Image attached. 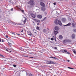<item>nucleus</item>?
<instances>
[{"label":"nucleus","instance_id":"1","mask_svg":"<svg viewBox=\"0 0 76 76\" xmlns=\"http://www.w3.org/2000/svg\"><path fill=\"white\" fill-rule=\"evenodd\" d=\"M28 4L30 5H33L34 4V1L33 0H31L28 2Z\"/></svg>","mask_w":76,"mask_h":76},{"label":"nucleus","instance_id":"2","mask_svg":"<svg viewBox=\"0 0 76 76\" xmlns=\"http://www.w3.org/2000/svg\"><path fill=\"white\" fill-rule=\"evenodd\" d=\"M76 37V35L75 34H72L71 35V38L72 39H75Z\"/></svg>","mask_w":76,"mask_h":76},{"label":"nucleus","instance_id":"3","mask_svg":"<svg viewBox=\"0 0 76 76\" xmlns=\"http://www.w3.org/2000/svg\"><path fill=\"white\" fill-rule=\"evenodd\" d=\"M40 4L42 6V7H45V4L44 3L42 2H41L40 3Z\"/></svg>","mask_w":76,"mask_h":76},{"label":"nucleus","instance_id":"4","mask_svg":"<svg viewBox=\"0 0 76 76\" xmlns=\"http://www.w3.org/2000/svg\"><path fill=\"white\" fill-rule=\"evenodd\" d=\"M54 29L56 31H58L60 29V28L58 26H57L55 27Z\"/></svg>","mask_w":76,"mask_h":76},{"label":"nucleus","instance_id":"5","mask_svg":"<svg viewBox=\"0 0 76 76\" xmlns=\"http://www.w3.org/2000/svg\"><path fill=\"white\" fill-rule=\"evenodd\" d=\"M16 8L17 9H18V10H19V9H20L21 11H22V12L23 13V12H24V10H22L20 8H19V6H16Z\"/></svg>","mask_w":76,"mask_h":76},{"label":"nucleus","instance_id":"6","mask_svg":"<svg viewBox=\"0 0 76 76\" xmlns=\"http://www.w3.org/2000/svg\"><path fill=\"white\" fill-rule=\"evenodd\" d=\"M61 20L62 22L64 23V22H66V19L65 18H62L61 19Z\"/></svg>","mask_w":76,"mask_h":76},{"label":"nucleus","instance_id":"7","mask_svg":"<svg viewBox=\"0 0 76 76\" xmlns=\"http://www.w3.org/2000/svg\"><path fill=\"white\" fill-rule=\"evenodd\" d=\"M58 23L60 26H62V23L60 20H58Z\"/></svg>","mask_w":76,"mask_h":76},{"label":"nucleus","instance_id":"8","mask_svg":"<svg viewBox=\"0 0 76 76\" xmlns=\"http://www.w3.org/2000/svg\"><path fill=\"white\" fill-rule=\"evenodd\" d=\"M63 42L64 43H66V42H69V41L68 40L65 39L63 41Z\"/></svg>","mask_w":76,"mask_h":76},{"label":"nucleus","instance_id":"9","mask_svg":"<svg viewBox=\"0 0 76 76\" xmlns=\"http://www.w3.org/2000/svg\"><path fill=\"white\" fill-rule=\"evenodd\" d=\"M37 18H39V19H41L42 18V17L41 15H37Z\"/></svg>","mask_w":76,"mask_h":76},{"label":"nucleus","instance_id":"10","mask_svg":"<svg viewBox=\"0 0 76 76\" xmlns=\"http://www.w3.org/2000/svg\"><path fill=\"white\" fill-rule=\"evenodd\" d=\"M31 15L32 18H35V15L34 14H31Z\"/></svg>","mask_w":76,"mask_h":76},{"label":"nucleus","instance_id":"11","mask_svg":"<svg viewBox=\"0 0 76 76\" xmlns=\"http://www.w3.org/2000/svg\"><path fill=\"white\" fill-rule=\"evenodd\" d=\"M28 35H30V36H32V33H31V32L30 31H29L28 32Z\"/></svg>","mask_w":76,"mask_h":76},{"label":"nucleus","instance_id":"12","mask_svg":"<svg viewBox=\"0 0 76 76\" xmlns=\"http://www.w3.org/2000/svg\"><path fill=\"white\" fill-rule=\"evenodd\" d=\"M50 58H53V59H55V60H58V59H57V58L53 56L50 57Z\"/></svg>","mask_w":76,"mask_h":76},{"label":"nucleus","instance_id":"13","mask_svg":"<svg viewBox=\"0 0 76 76\" xmlns=\"http://www.w3.org/2000/svg\"><path fill=\"white\" fill-rule=\"evenodd\" d=\"M59 38L60 39H63V36L61 35H60L59 36Z\"/></svg>","mask_w":76,"mask_h":76},{"label":"nucleus","instance_id":"14","mask_svg":"<svg viewBox=\"0 0 76 76\" xmlns=\"http://www.w3.org/2000/svg\"><path fill=\"white\" fill-rule=\"evenodd\" d=\"M47 63L48 64H51V61H47Z\"/></svg>","mask_w":76,"mask_h":76},{"label":"nucleus","instance_id":"15","mask_svg":"<svg viewBox=\"0 0 76 76\" xmlns=\"http://www.w3.org/2000/svg\"><path fill=\"white\" fill-rule=\"evenodd\" d=\"M41 9L42 10H43V11L45 10V8L44 7H41Z\"/></svg>","mask_w":76,"mask_h":76},{"label":"nucleus","instance_id":"16","mask_svg":"<svg viewBox=\"0 0 76 76\" xmlns=\"http://www.w3.org/2000/svg\"><path fill=\"white\" fill-rule=\"evenodd\" d=\"M54 34L56 35L57 34H58V31H54Z\"/></svg>","mask_w":76,"mask_h":76},{"label":"nucleus","instance_id":"17","mask_svg":"<svg viewBox=\"0 0 76 76\" xmlns=\"http://www.w3.org/2000/svg\"><path fill=\"white\" fill-rule=\"evenodd\" d=\"M34 20L35 22H38L39 23L40 22V21L39 20H38L35 19Z\"/></svg>","mask_w":76,"mask_h":76},{"label":"nucleus","instance_id":"18","mask_svg":"<svg viewBox=\"0 0 76 76\" xmlns=\"http://www.w3.org/2000/svg\"><path fill=\"white\" fill-rule=\"evenodd\" d=\"M71 25V23H68V24L66 25H64V26H70Z\"/></svg>","mask_w":76,"mask_h":76},{"label":"nucleus","instance_id":"19","mask_svg":"<svg viewBox=\"0 0 76 76\" xmlns=\"http://www.w3.org/2000/svg\"><path fill=\"white\" fill-rule=\"evenodd\" d=\"M72 27H73V28H75V23H72Z\"/></svg>","mask_w":76,"mask_h":76},{"label":"nucleus","instance_id":"20","mask_svg":"<svg viewBox=\"0 0 76 76\" xmlns=\"http://www.w3.org/2000/svg\"><path fill=\"white\" fill-rule=\"evenodd\" d=\"M28 76H34V75L30 73L28 74Z\"/></svg>","mask_w":76,"mask_h":76},{"label":"nucleus","instance_id":"21","mask_svg":"<svg viewBox=\"0 0 76 76\" xmlns=\"http://www.w3.org/2000/svg\"><path fill=\"white\" fill-rule=\"evenodd\" d=\"M36 29L37 30H39V27H38V26H37Z\"/></svg>","mask_w":76,"mask_h":76},{"label":"nucleus","instance_id":"22","mask_svg":"<svg viewBox=\"0 0 76 76\" xmlns=\"http://www.w3.org/2000/svg\"><path fill=\"white\" fill-rule=\"evenodd\" d=\"M55 24H56V25L58 24V23H57V21H55Z\"/></svg>","mask_w":76,"mask_h":76},{"label":"nucleus","instance_id":"23","mask_svg":"<svg viewBox=\"0 0 76 76\" xmlns=\"http://www.w3.org/2000/svg\"><path fill=\"white\" fill-rule=\"evenodd\" d=\"M73 32H76V29H74L73 30Z\"/></svg>","mask_w":76,"mask_h":76},{"label":"nucleus","instance_id":"24","mask_svg":"<svg viewBox=\"0 0 76 76\" xmlns=\"http://www.w3.org/2000/svg\"><path fill=\"white\" fill-rule=\"evenodd\" d=\"M26 22V18H25V20L23 21L24 24H25V22Z\"/></svg>","mask_w":76,"mask_h":76},{"label":"nucleus","instance_id":"25","mask_svg":"<svg viewBox=\"0 0 76 76\" xmlns=\"http://www.w3.org/2000/svg\"><path fill=\"white\" fill-rule=\"evenodd\" d=\"M23 57H28V55H25L23 56Z\"/></svg>","mask_w":76,"mask_h":76},{"label":"nucleus","instance_id":"26","mask_svg":"<svg viewBox=\"0 0 76 76\" xmlns=\"http://www.w3.org/2000/svg\"><path fill=\"white\" fill-rule=\"evenodd\" d=\"M8 42V45H12L11 43H9V42Z\"/></svg>","mask_w":76,"mask_h":76},{"label":"nucleus","instance_id":"27","mask_svg":"<svg viewBox=\"0 0 76 76\" xmlns=\"http://www.w3.org/2000/svg\"><path fill=\"white\" fill-rule=\"evenodd\" d=\"M64 51L65 52V53H67V51L66 50H64Z\"/></svg>","mask_w":76,"mask_h":76},{"label":"nucleus","instance_id":"28","mask_svg":"<svg viewBox=\"0 0 76 76\" xmlns=\"http://www.w3.org/2000/svg\"><path fill=\"white\" fill-rule=\"evenodd\" d=\"M7 22H8V23H10V22H12V21H10V20L8 21Z\"/></svg>","mask_w":76,"mask_h":76},{"label":"nucleus","instance_id":"29","mask_svg":"<svg viewBox=\"0 0 76 76\" xmlns=\"http://www.w3.org/2000/svg\"><path fill=\"white\" fill-rule=\"evenodd\" d=\"M73 52L74 54H76V51L75 50H73Z\"/></svg>","mask_w":76,"mask_h":76},{"label":"nucleus","instance_id":"30","mask_svg":"<svg viewBox=\"0 0 76 76\" xmlns=\"http://www.w3.org/2000/svg\"><path fill=\"white\" fill-rule=\"evenodd\" d=\"M0 56H1V57H4V56H3L2 55H1V54L0 55Z\"/></svg>","mask_w":76,"mask_h":76},{"label":"nucleus","instance_id":"31","mask_svg":"<svg viewBox=\"0 0 76 76\" xmlns=\"http://www.w3.org/2000/svg\"><path fill=\"white\" fill-rule=\"evenodd\" d=\"M11 34H13V35H16V34L13 33H12V32H11Z\"/></svg>","mask_w":76,"mask_h":76},{"label":"nucleus","instance_id":"32","mask_svg":"<svg viewBox=\"0 0 76 76\" xmlns=\"http://www.w3.org/2000/svg\"><path fill=\"white\" fill-rule=\"evenodd\" d=\"M46 19H47V17H45L43 19V20H45Z\"/></svg>","mask_w":76,"mask_h":76},{"label":"nucleus","instance_id":"33","mask_svg":"<svg viewBox=\"0 0 76 76\" xmlns=\"http://www.w3.org/2000/svg\"><path fill=\"white\" fill-rule=\"evenodd\" d=\"M46 29H44V32H46Z\"/></svg>","mask_w":76,"mask_h":76},{"label":"nucleus","instance_id":"34","mask_svg":"<svg viewBox=\"0 0 76 76\" xmlns=\"http://www.w3.org/2000/svg\"><path fill=\"white\" fill-rule=\"evenodd\" d=\"M13 66L14 67H16V65H13Z\"/></svg>","mask_w":76,"mask_h":76},{"label":"nucleus","instance_id":"35","mask_svg":"<svg viewBox=\"0 0 76 76\" xmlns=\"http://www.w3.org/2000/svg\"><path fill=\"white\" fill-rule=\"evenodd\" d=\"M20 50H22V48L20 47Z\"/></svg>","mask_w":76,"mask_h":76},{"label":"nucleus","instance_id":"36","mask_svg":"<svg viewBox=\"0 0 76 76\" xmlns=\"http://www.w3.org/2000/svg\"><path fill=\"white\" fill-rule=\"evenodd\" d=\"M51 40L52 41H53V40H54V39H53V38H51Z\"/></svg>","mask_w":76,"mask_h":76},{"label":"nucleus","instance_id":"37","mask_svg":"<svg viewBox=\"0 0 76 76\" xmlns=\"http://www.w3.org/2000/svg\"><path fill=\"white\" fill-rule=\"evenodd\" d=\"M54 49H55V50H57V47H55L54 48Z\"/></svg>","mask_w":76,"mask_h":76},{"label":"nucleus","instance_id":"38","mask_svg":"<svg viewBox=\"0 0 76 76\" xmlns=\"http://www.w3.org/2000/svg\"><path fill=\"white\" fill-rule=\"evenodd\" d=\"M53 4H54V5H56V2L54 3Z\"/></svg>","mask_w":76,"mask_h":76},{"label":"nucleus","instance_id":"39","mask_svg":"<svg viewBox=\"0 0 76 76\" xmlns=\"http://www.w3.org/2000/svg\"><path fill=\"white\" fill-rule=\"evenodd\" d=\"M11 11H13V8H12L11 9Z\"/></svg>","mask_w":76,"mask_h":76},{"label":"nucleus","instance_id":"40","mask_svg":"<svg viewBox=\"0 0 76 76\" xmlns=\"http://www.w3.org/2000/svg\"><path fill=\"white\" fill-rule=\"evenodd\" d=\"M6 38H8V36H7V35H6Z\"/></svg>","mask_w":76,"mask_h":76},{"label":"nucleus","instance_id":"41","mask_svg":"<svg viewBox=\"0 0 76 76\" xmlns=\"http://www.w3.org/2000/svg\"><path fill=\"white\" fill-rule=\"evenodd\" d=\"M23 29L21 31V32H23Z\"/></svg>","mask_w":76,"mask_h":76},{"label":"nucleus","instance_id":"42","mask_svg":"<svg viewBox=\"0 0 76 76\" xmlns=\"http://www.w3.org/2000/svg\"><path fill=\"white\" fill-rule=\"evenodd\" d=\"M29 58H34V57H29Z\"/></svg>","mask_w":76,"mask_h":76},{"label":"nucleus","instance_id":"43","mask_svg":"<svg viewBox=\"0 0 76 76\" xmlns=\"http://www.w3.org/2000/svg\"><path fill=\"white\" fill-rule=\"evenodd\" d=\"M33 23H34V25H35V23H34V21H33Z\"/></svg>","mask_w":76,"mask_h":76},{"label":"nucleus","instance_id":"44","mask_svg":"<svg viewBox=\"0 0 76 76\" xmlns=\"http://www.w3.org/2000/svg\"><path fill=\"white\" fill-rule=\"evenodd\" d=\"M67 54H70V52H68Z\"/></svg>","mask_w":76,"mask_h":76},{"label":"nucleus","instance_id":"45","mask_svg":"<svg viewBox=\"0 0 76 76\" xmlns=\"http://www.w3.org/2000/svg\"><path fill=\"white\" fill-rule=\"evenodd\" d=\"M6 50V51H8H8H9V50H7V49H6V50Z\"/></svg>","mask_w":76,"mask_h":76},{"label":"nucleus","instance_id":"46","mask_svg":"<svg viewBox=\"0 0 76 76\" xmlns=\"http://www.w3.org/2000/svg\"><path fill=\"white\" fill-rule=\"evenodd\" d=\"M70 69H72V70H73V69H74V68H71Z\"/></svg>","mask_w":76,"mask_h":76},{"label":"nucleus","instance_id":"47","mask_svg":"<svg viewBox=\"0 0 76 76\" xmlns=\"http://www.w3.org/2000/svg\"><path fill=\"white\" fill-rule=\"evenodd\" d=\"M68 69H70L71 68H70V67H68Z\"/></svg>","mask_w":76,"mask_h":76},{"label":"nucleus","instance_id":"48","mask_svg":"<svg viewBox=\"0 0 76 76\" xmlns=\"http://www.w3.org/2000/svg\"><path fill=\"white\" fill-rule=\"evenodd\" d=\"M17 35H20V34L17 33Z\"/></svg>","mask_w":76,"mask_h":76},{"label":"nucleus","instance_id":"49","mask_svg":"<svg viewBox=\"0 0 76 76\" xmlns=\"http://www.w3.org/2000/svg\"><path fill=\"white\" fill-rule=\"evenodd\" d=\"M67 61H68V62H69V61H70L69 60H67Z\"/></svg>","mask_w":76,"mask_h":76},{"label":"nucleus","instance_id":"50","mask_svg":"<svg viewBox=\"0 0 76 76\" xmlns=\"http://www.w3.org/2000/svg\"><path fill=\"white\" fill-rule=\"evenodd\" d=\"M37 25H39V23H37Z\"/></svg>","mask_w":76,"mask_h":76},{"label":"nucleus","instance_id":"51","mask_svg":"<svg viewBox=\"0 0 76 76\" xmlns=\"http://www.w3.org/2000/svg\"><path fill=\"white\" fill-rule=\"evenodd\" d=\"M17 24V25H20V24L19 23Z\"/></svg>","mask_w":76,"mask_h":76},{"label":"nucleus","instance_id":"52","mask_svg":"<svg viewBox=\"0 0 76 76\" xmlns=\"http://www.w3.org/2000/svg\"><path fill=\"white\" fill-rule=\"evenodd\" d=\"M1 39H0V42H1Z\"/></svg>","mask_w":76,"mask_h":76},{"label":"nucleus","instance_id":"53","mask_svg":"<svg viewBox=\"0 0 76 76\" xmlns=\"http://www.w3.org/2000/svg\"><path fill=\"white\" fill-rule=\"evenodd\" d=\"M14 38H16V37H15Z\"/></svg>","mask_w":76,"mask_h":76},{"label":"nucleus","instance_id":"54","mask_svg":"<svg viewBox=\"0 0 76 76\" xmlns=\"http://www.w3.org/2000/svg\"><path fill=\"white\" fill-rule=\"evenodd\" d=\"M2 42H4V41L3 40H2Z\"/></svg>","mask_w":76,"mask_h":76},{"label":"nucleus","instance_id":"55","mask_svg":"<svg viewBox=\"0 0 76 76\" xmlns=\"http://www.w3.org/2000/svg\"><path fill=\"white\" fill-rule=\"evenodd\" d=\"M10 51V53H11V52H12V51Z\"/></svg>","mask_w":76,"mask_h":76},{"label":"nucleus","instance_id":"56","mask_svg":"<svg viewBox=\"0 0 76 76\" xmlns=\"http://www.w3.org/2000/svg\"><path fill=\"white\" fill-rule=\"evenodd\" d=\"M36 10H39L38 9Z\"/></svg>","mask_w":76,"mask_h":76},{"label":"nucleus","instance_id":"57","mask_svg":"<svg viewBox=\"0 0 76 76\" xmlns=\"http://www.w3.org/2000/svg\"><path fill=\"white\" fill-rule=\"evenodd\" d=\"M12 38H13V36H12Z\"/></svg>","mask_w":76,"mask_h":76},{"label":"nucleus","instance_id":"58","mask_svg":"<svg viewBox=\"0 0 76 76\" xmlns=\"http://www.w3.org/2000/svg\"><path fill=\"white\" fill-rule=\"evenodd\" d=\"M5 61H6V60H5Z\"/></svg>","mask_w":76,"mask_h":76},{"label":"nucleus","instance_id":"59","mask_svg":"<svg viewBox=\"0 0 76 76\" xmlns=\"http://www.w3.org/2000/svg\"><path fill=\"white\" fill-rule=\"evenodd\" d=\"M12 23H13V22H12Z\"/></svg>","mask_w":76,"mask_h":76},{"label":"nucleus","instance_id":"60","mask_svg":"<svg viewBox=\"0 0 76 76\" xmlns=\"http://www.w3.org/2000/svg\"><path fill=\"white\" fill-rule=\"evenodd\" d=\"M31 59H32L31 58Z\"/></svg>","mask_w":76,"mask_h":76},{"label":"nucleus","instance_id":"61","mask_svg":"<svg viewBox=\"0 0 76 76\" xmlns=\"http://www.w3.org/2000/svg\"><path fill=\"white\" fill-rule=\"evenodd\" d=\"M1 54H0V55Z\"/></svg>","mask_w":76,"mask_h":76}]
</instances>
